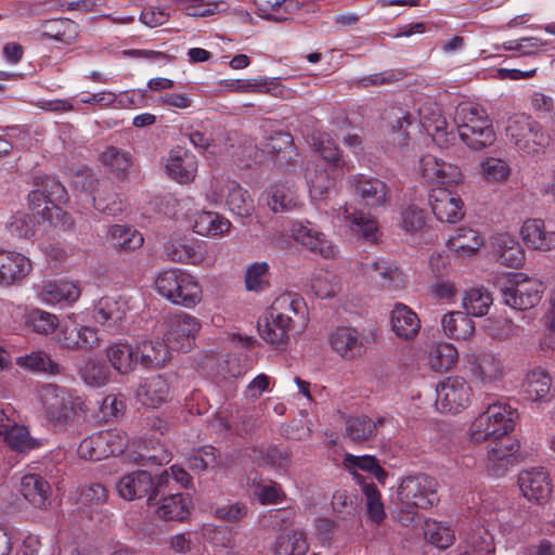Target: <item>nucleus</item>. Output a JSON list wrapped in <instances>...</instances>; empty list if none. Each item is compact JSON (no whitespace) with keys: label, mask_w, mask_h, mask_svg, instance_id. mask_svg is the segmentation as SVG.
I'll return each mask as SVG.
<instances>
[{"label":"nucleus","mask_w":555,"mask_h":555,"mask_svg":"<svg viewBox=\"0 0 555 555\" xmlns=\"http://www.w3.org/2000/svg\"><path fill=\"white\" fill-rule=\"evenodd\" d=\"M308 308L297 293L285 292L270 306L264 323H258L260 336L269 344H286L291 336L305 331L308 324Z\"/></svg>","instance_id":"1"},{"label":"nucleus","mask_w":555,"mask_h":555,"mask_svg":"<svg viewBox=\"0 0 555 555\" xmlns=\"http://www.w3.org/2000/svg\"><path fill=\"white\" fill-rule=\"evenodd\" d=\"M487 408L472 423L470 439L480 443L489 439H500L513 431L518 418L517 408L505 399L489 401Z\"/></svg>","instance_id":"2"},{"label":"nucleus","mask_w":555,"mask_h":555,"mask_svg":"<svg viewBox=\"0 0 555 555\" xmlns=\"http://www.w3.org/2000/svg\"><path fill=\"white\" fill-rule=\"evenodd\" d=\"M400 511L405 515L402 520L413 521L415 508H429L439 502L438 482L425 474L405 477L398 489Z\"/></svg>","instance_id":"3"},{"label":"nucleus","mask_w":555,"mask_h":555,"mask_svg":"<svg viewBox=\"0 0 555 555\" xmlns=\"http://www.w3.org/2000/svg\"><path fill=\"white\" fill-rule=\"evenodd\" d=\"M154 283L156 292L175 305L193 308L201 301L199 283L193 275L180 269L159 272Z\"/></svg>","instance_id":"4"},{"label":"nucleus","mask_w":555,"mask_h":555,"mask_svg":"<svg viewBox=\"0 0 555 555\" xmlns=\"http://www.w3.org/2000/svg\"><path fill=\"white\" fill-rule=\"evenodd\" d=\"M40 399L47 421L56 430L73 424L78 413L85 411V403L79 397L57 385H46Z\"/></svg>","instance_id":"5"},{"label":"nucleus","mask_w":555,"mask_h":555,"mask_svg":"<svg viewBox=\"0 0 555 555\" xmlns=\"http://www.w3.org/2000/svg\"><path fill=\"white\" fill-rule=\"evenodd\" d=\"M206 199L214 205L224 203L236 217L247 219L251 217L255 206L247 190L236 181L214 178L205 193Z\"/></svg>","instance_id":"6"},{"label":"nucleus","mask_w":555,"mask_h":555,"mask_svg":"<svg viewBox=\"0 0 555 555\" xmlns=\"http://www.w3.org/2000/svg\"><path fill=\"white\" fill-rule=\"evenodd\" d=\"M505 130L509 141L526 154L539 153L551 141L542 126L526 115H516L508 118Z\"/></svg>","instance_id":"7"},{"label":"nucleus","mask_w":555,"mask_h":555,"mask_svg":"<svg viewBox=\"0 0 555 555\" xmlns=\"http://www.w3.org/2000/svg\"><path fill=\"white\" fill-rule=\"evenodd\" d=\"M127 446L128 437L125 433L109 429L85 438L78 447V454L85 460L101 461L122 454Z\"/></svg>","instance_id":"8"},{"label":"nucleus","mask_w":555,"mask_h":555,"mask_svg":"<svg viewBox=\"0 0 555 555\" xmlns=\"http://www.w3.org/2000/svg\"><path fill=\"white\" fill-rule=\"evenodd\" d=\"M347 183L359 204L365 208L372 210L390 205L391 190L385 181L376 177L356 173L348 177Z\"/></svg>","instance_id":"9"},{"label":"nucleus","mask_w":555,"mask_h":555,"mask_svg":"<svg viewBox=\"0 0 555 555\" xmlns=\"http://www.w3.org/2000/svg\"><path fill=\"white\" fill-rule=\"evenodd\" d=\"M498 286L504 304L517 310H527L537 306L544 291L543 284L535 280L515 282L502 278L498 281Z\"/></svg>","instance_id":"10"},{"label":"nucleus","mask_w":555,"mask_h":555,"mask_svg":"<svg viewBox=\"0 0 555 555\" xmlns=\"http://www.w3.org/2000/svg\"><path fill=\"white\" fill-rule=\"evenodd\" d=\"M472 387L464 378L448 377L436 387V406L446 413H460L470 404Z\"/></svg>","instance_id":"11"},{"label":"nucleus","mask_w":555,"mask_h":555,"mask_svg":"<svg viewBox=\"0 0 555 555\" xmlns=\"http://www.w3.org/2000/svg\"><path fill=\"white\" fill-rule=\"evenodd\" d=\"M165 340L171 350L186 352L191 349L202 325L197 318L189 313H177L167 318Z\"/></svg>","instance_id":"12"},{"label":"nucleus","mask_w":555,"mask_h":555,"mask_svg":"<svg viewBox=\"0 0 555 555\" xmlns=\"http://www.w3.org/2000/svg\"><path fill=\"white\" fill-rule=\"evenodd\" d=\"M363 274L388 291H400L405 286V276L396 261L388 258H366L361 263Z\"/></svg>","instance_id":"13"},{"label":"nucleus","mask_w":555,"mask_h":555,"mask_svg":"<svg viewBox=\"0 0 555 555\" xmlns=\"http://www.w3.org/2000/svg\"><path fill=\"white\" fill-rule=\"evenodd\" d=\"M465 361L473 377L482 385L495 383L504 375L502 362L490 351H469L465 354Z\"/></svg>","instance_id":"14"},{"label":"nucleus","mask_w":555,"mask_h":555,"mask_svg":"<svg viewBox=\"0 0 555 555\" xmlns=\"http://www.w3.org/2000/svg\"><path fill=\"white\" fill-rule=\"evenodd\" d=\"M420 171L422 177L433 184L452 186L461 181V171L457 166L430 154L420 159Z\"/></svg>","instance_id":"15"},{"label":"nucleus","mask_w":555,"mask_h":555,"mask_svg":"<svg viewBox=\"0 0 555 555\" xmlns=\"http://www.w3.org/2000/svg\"><path fill=\"white\" fill-rule=\"evenodd\" d=\"M291 231L294 240L311 253L321 255L324 258L335 256V245L310 222H296L292 225Z\"/></svg>","instance_id":"16"},{"label":"nucleus","mask_w":555,"mask_h":555,"mask_svg":"<svg viewBox=\"0 0 555 555\" xmlns=\"http://www.w3.org/2000/svg\"><path fill=\"white\" fill-rule=\"evenodd\" d=\"M518 485L524 496L538 504L545 503L552 493L551 480L543 467L522 470L518 476Z\"/></svg>","instance_id":"17"},{"label":"nucleus","mask_w":555,"mask_h":555,"mask_svg":"<svg viewBox=\"0 0 555 555\" xmlns=\"http://www.w3.org/2000/svg\"><path fill=\"white\" fill-rule=\"evenodd\" d=\"M420 121L424 130L433 137L440 147H449L456 137L453 131H448V122L437 105H423L418 109Z\"/></svg>","instance_id":"18"},{"label":"nucleus","mask_w":555,"mask_h":555,"mask_svg":"<svg viewBox=\"0 0 555 555\" xmlns=\"http://www.w3.org/2000/svg\"><path fill=\"white\" fill-rule=\"evenodd\" d=\"M429 204L436 218L443 222H456L464 216L461 197L446 188L433 190Z\"/></svg>","instance_id":"19"},{"label":"nucleus","mask_w":555,"mask_h":555,"mask_svg":"<svg viewBox=\"0 0 555 555\" xmlns=\"http://www.w3.org/2000/svg\"><path fill=\"white\" fill-rule=\"evenodd\" d=\"M337 216L345 221L354 235L363 237L367 242H375L377 240V221L369 214L344 205L338 208Z\"/></svg>","instance_id":"20"},{"label":"nucleus","mask_w":555,"mask_h":555,"mask_svg":"<svg viewBox=\"0 0 555 555\" xmlns=\"http://www.w3.org/2000/svg\"><path fill=\"white\" fill-rule=\"evenodd\" d=\"M31 271L30 260L15 251L0 249V285L20 283Z\"/></svg>","instance_id":"21"},{"label":"nucleus","mask_w":555,"mask_h":555,"mask_svg":"<svg viewBox=\"0 0 555 555\" xmlns=\"http://www.w3.org/2000/svg\"><path fill=\"white\" fill-rule=\"evenodd\" d=\"M328 344L333 351L345 359H353L363 351V337L350 326H340L331 333Z\"/></svg>","instance_id":"22"},{"label":"nucleus","mask_w":555,"mask_h":555,"mask_svg":"<svg viewBox=\"0 0 555 555\" xmlns=\"http://www.w3.org/2000/svg\"><path fill=\"white\" fill-rule=\"evenodd\" d=\"M488 447V469L500 477L504 475L508 466L514 461V454L518 451V446L513 443L509 438L489 439Z\"/></svg>","instance_id":"23"},{"label":"nucleus","mask_w":555,"mask_h":555,"mask_svg":"<svg viewBox=\"0 0 555 555\" xmlns=\"http://www.w3.org/2000/svg\"><path fill=\"white\" fill-rule=\"evenodd\" d=\"M166 168L179 183H190L197 172V159L190 151L177 147L170 151Z\"/></svg>","instance_id":"24"},{"label":"nucleus","mask_w":555,"mask_h":555,"mask_svg":"<svg viewBox=\"0 0 555 555\" xmlns=\"http://www.w3.org/2000/svg\"><path fill=\"white\" fill-rule=\"evenodd\" d=\"M118 494L128 501L150 496L153 478L146 470H137L125 475L116 483Z\"/></svg>","instance_id":"25"},{"label":"nucleus","mask_w":555,"mask_h":555,"mask_svg":"<svg viewBox=\"0 0 555 555\" xmlns=\"http://www.w3.org/2000/svg\"><path fill=\"white\" fill-rule=\"evenodd\" d=\"M341 170L326 168L322 164H315L313 167H307L305 177L309 185V193L313 199L321 201L334 186L335 179Z\"/></svg>","instance_id":"26"},{"label":"nucleus","mask_w":555,"mask_h":555,"mask_svg":"<svg viewBox=\"0 0 555 555\" xmlns=\"http://www.w3.org/2000/svg\"><path fill=\"white\" fill-rule=\"evenodd\" d=\"M525 244L537 250H551L555 247V231L546 230L541 219L527 220L521 227Z\"/></svg>","instance_id":"27"},{"label":"nucleus","mask_w":555,"mask_h":555,"mask_svg":"<svg viewBox=\"0 0 555 555\" xmlns=\"http://www.w3.org/2000/svg\"><path fill=\"white\" fill-rule=\"evenodd\" d=\"M125 317L126 310L124 308V304H120L112 297L101 298L93 309V319L99 324L113 332L118 331V327L124 322Z\"/></svg>","instance_id":"28"},{"label":"nucleus","mask_w":555,"mask_h":555,"mask_svg":"<svg viewBox=\"0 0 555 555\" xmlns=\"http://www.w3.org/2000/svg\"><path fill=\"white\" fill-rule=\"evenodd\" d=\"M263 199L271 211L282 214L298 207L299 199L293 186L275 184L263 193Z\"/></svg>","instance_id":"29"},{"label":"nucleus","mask_w":555,"mask_h":555,"mask_svg":"<svg viewBox=\"0 0 555 555\" xmlns=\"http://www.w3.org/2000/svg\"><path fill=\"white\" fill-rule=\"evenodd\" d=\"M391 324L396 335L402 339H413L421 327L420 319L411 308L396 304L391 311Z\"/></svg>","instance_id":"30"},{"label":"nucleus","mask_w":555,"mask_h":555,"mask_svg":"<svg viewBox=\"0 0 555 555\" xmlns=\"http://www.w3.org/2000/svg\"><path fill=\"white\" fill-rule=\"evenodd\" d=\"M169 396V384L162 375L145 379L137 389L138 400L147 408H158Z\"/></svg>","instance_id":"31"},{"label":"nucleus","mask_w":555,"mask_h":555,"mask_svg":"<svg viewBox=\"0 0 555 555\" xmlns=\"http://www.w3.org/2000/svg\"><path fill=\"white\" fill-rule=\"evenodd\" d=\"M42 37L72 44L79 36V26L70 18H50L41 23Z\"/></svg>","instance_id":"32"},{"label":"nucleus","mask_w":555,"mask_h":555,"mask_svg":"<svg viewBox=\"0 0 555 555\" xmlns=\"http://www.w3.org/2000/svg\"><path fill=\"white\" fill-rule=\"evenodd\" d=\"M169 350H171L165 340L144 341L135 348V359L145 369H153L164 365L169 360Z\"/></svg>","instance_id":"33"},{"label":"nucleus","mask_w":555,"mask_h":555,"mask_svg":"<svg viewBox=\"0 0 555 555\" xmlns=\"http://www.w3.org/2000/svg\"><path fill=\"white\" fill-rule=\"evenodd\" d=\"M308 551L306 533L300 530L283 531L273 545L274 555H306Z\"/></svg>","instance_id":"34"},{"label":"nucleus","mask_w":555,"mask_h":555,"mask_svg":"<svg viewBox=\"0 0 555 555\" xmlns=\"http://www.w3.org/2000/svg\"><path fill=\"white\" fill-rule=\"evenodd\" d=\"M495 256L508 268H519L525 260V254L519 243L508 234H500L495 238Z\"/></svg>","instance_id":"35"},{"label":"nucleus","mask_w":555,"mask_h":555,"mask_svg":"<svg viewBox=\"0 0 555 555\" xmlns=\"http://www.w3.org/2000/svg\"><path fill=\"white\" fill-rule=\"evenodd\" d=\"M21 493L35 507H43L49 498V483L37 474H28L21 479Z\"/></svg>","instance_id":"36"},{"label":"nucleus","mask_w":555,"mask_h":555,"mask_svg":"<svg viewBox=\"0 0 555 555\" xmlns=\"http://www.w3.org/2000/svg\"><path fill=\"white\" fill-rule=\"evenodd\" d=\"M39 296L49 305L74 302L79 298L80 289L69 281L49 282L42 286Z\"/></svg>","instance_id":"37"},{"label":"nucleus","mask_w":555,"mask_h":555,"mask_svg":"<svg viewBox=\"0 0 555 555\" xmlns=\"http://www.w3.org/2000/svg\"><path fill=\"white\" fill-rule=\"evenodd\" d=\"M99 160L117 178H125L132 164V154L128 151L109 145L99 155Z\"/></svg>","instance_id":"38"},{"label":"nucleus","mask_w":555,"mask_h":555,"mask_svg":"<svg viewBox=\"0 0 555 555\" xmlns=\"http://www.w3.org/2000/svg\"><path fill=\"white\" fill-rule=\"evenodd\" d=\"M231 222L214 211H202L196 215L193 230L203 236H219L228 233Z\"/></svg>","instance_id":"39"},{"label":"nucleus","mask_w":555,"mask_h":555,"mask_svg":"<svg viewBox=\"0 0 555 555\" xmlns=\"http://www.w3.org/2000/svg\"><path fill=\"white\" fill-rule=\"evenodd\" d=\"M466 312L452 311L441 319V326L447 336L456 340L466 339L475 330L474 322Z\"/></svg>","instance_id":"40"},{"label":"nucleus","mask_w":555,"mask_h":555,"mask_svg":"<svg viewBox=\"0 0 555 555\" xmlns=\"http://www.w3.org/2000/svg\"><path fill=\"white\" fill-rule=\"evenodd\" d=\"M106 357L112 366L120 374L131 372L139 362L135 359V348L126 343L113 344L107 348Z\"/></svg>","instance_id":"41"},{"label":"nucleus","mask_w":555,"mask_h":555,"mask_svg":"<svg viewBox=\"0 0 555 555\" xmlns=\"http://www.w3.org/2000/svg\"><path fill=\"white\" fill-rule=\"evenodd\" d=\"M384 420L372 418L361 415L349 417L346 422V434L354 442H363L376 436L378 425H383Z\"/></svg>","instance_id":"42"},{"label":"nucleus","mask_w":555,"mask_h":555,"mask_svg":"<svg viewBox=\"0 0 555 555\" xmlns=\"http://www.w3.org/2000/svg\"><path fill=\"white\" fill-rule=\"evenodd\" d=\"M482 245V238L473 229L461 228L448 241L451 250L460 256L468 257L474 255Z\"/></svg>","instance_id":"43"},{"label":"nucleus","mask_w":555,"mask_h":555,"mask_svg":"<svg viewBox=\"0 0 555 555\" xmlns=\"http://www.w3.org/2000/svg\"><path fill=\"white\" fill-rule=\"evenodd\" d=\"M108 238L115 248L125 251L135 250L137 248H140L144 243V238L139 231L124 224L113 225L109 229Z\"/></svg>","instance_id":"44"},{"label":"nucleus","mask_w":555,"mask_h":555,"mask_svg":"<svg viewBox=\"0 0 555 555\" xmlns=\"http://www.w3.org/2000/svg\"><path fill=\"white\" fill-rule=\"evenodd\" d=\"M552 387V378L548 373L541 367L528 372L524 388L528 398L533 401L544 400Z\"/></svg>","instance_id":"45"},{"label":"nucleus","mask_w":555,"mask_h":555,"mask_svg":"<svg viewBox=\"0 0 555 555\" xmlns=\"http://www.w3.org/2000/svg\"><path fill=\"white\" fill-rule=\"evenodd\" d=\"M460 139L472 150H482L486 146L493 144L495 141V133L490 122L485 125L464 126L459 133Z\"/></svg>","instance_id":"46"},{"label":"nucleus","mask_w":555,"mask_h":555,"mask_svg":"<svg viewBox=\"0 0 555 555\" xmlns=\"http://www.w3.org/2000/svg\"><path fill=\"white\" fill-rule=\"evenodd\" d=\"M164 520H184L189 515V502L181 493L170 494L160 500L156 511Z\"/></svg>","instance_id":"47"},{"label":"nucleus","mask_w":555,"mask_h":555,"mask_svg":"<svg viewBox=\"0 0 555 555\" xmlns=\"http://www.w3.org/2000/svg\"><path fill=\"white\" fill-rule=\"evenodd\" d=\"M454 121L457 127V133H461V129L464 126L470 128V126L477 127V125L490 122L486 112L477 104L470 102H462L456 106Z\"/></svg>","instance_id":"48"},{"label":"nucleus","mask_w":555,"mask_h":555,"mask_svg":"<svg viewBox=\"0 0 555 555\" xmlns=\"http://www.w3.org/2000/svg\"><path fill=\"white\" fill-rule=\"evenodd\" d=\"M79 375L87 385L102 387L108 383L111 370L104 361L89 358L79 369Z\"/></svg>","instance_id":"49"},{"label":"nucleus","mask_w":555,"mask_h":555,"mask_svg":"<svg viewBox=\"0 0 555 555\" xmlns=\"http://www.w3.org/2000/svg\"><path fill=\"white\" fill-rule=\"evenodd\" d=\"M492 304V295L483 287L467 291L463 298V308L472 317L486 315Z\"/></svg>","instance_id":"50"},{"label":"nucleus","mask_w":555,"mask_h":555,"mask_svg":"<svg viewBox=\"0 0 555 555\" xmlns=\"http://www.w3.org/2000/svg\"><path fill=\"white\" fill-rule=\"evenodd\" d=\"M457 358V350L452 344L440 343L431 348L429 364L437 372H446L454 366Z\"/></svg>","instance_id":"51"},{"label":"nucleus","mask_w":555,"mask_h":555,"mask_svg":"<svg viewBox=\"0 0 555 555\" xmlns=\"http://www.w3.org/2000/svg\"><path fill=\"white\" fill-rule=\"evenodd\" d=\"M16 363L20 366L28 367L36 372L49 374H57L60 372V365L42 351H35L30 354L18 357Z\"/></svg>","instance_id":"52"},{"label":"nucleus","mask_w":555,"mask_h":555,"mask_svg":"<svg viewBox=\"0 0 555 555\" xmlns=\"http://www.w3.org/2000/svg\"><path fill=\"white\" fill-rule=\"evenodd\" d=\"M269 264L267 262H254L246 269L245 287L249 292H262L269 287Z\"/></svg>","instance_id":"53"},{"label":"nucleus","mask_w":555,"mask_h":555,"mask_svg":"<svg viewBox=\"0 0 555 555\" xmlns=\"http://www.w3.org/2000/svg\"><path fill=\"white\" fill-rule=\"evenodd\" d=\"M0 440H3L11 449L18 452H25L35 447L28 429L25 426L17 425L16 422L10 426Z\"/></svg>","instance_id":"54"},{"label":"nucleus","mask_w":555,"mask_h":555,"mask_svg":"<svg viewBox=\"0 0 555 555\" xmlns=\"http://www.w3.org/2000/svg\"><path fill=\"white\" fill-rule=\"evenodd\" d=\"M189 468L195 473L204 472L217 465L216 449L206 446L196 450H192L188 455Z\"/></svg>","instance_id":"55"},{"label":"nucleus","mask_w":555,"mask_h":555,"mask_svg":"<svg viewBox=\"0 0 555 555\" xmlns=\"http://www.w3.org/2000/svg\"><path fill=\"white\" fill-rule=\"evenodd\" d=\"M5 228L14 238H29L35 233V224L31 217L24 212L13 215L7 222Z\"/></svg>","instance_id":"56"},{"label":"nucleus","mask_w":555,"mask_h":555,"mask_svg":"<svg viewBox=\"0 0 555 555\" xmlns=\"http://www.w3.org/2000/svg\"><path fill=\"white\" fill-rule=\"evenodd\" d=\"M481 171L488 182H504L511 175L507 163L494 157H489L481 163Z\"/></svg>","instance_id":"57"},{"label":"nucleus","mask_w":555,"mask_h":555,"mask_svg":"<svg viewBox=\"0 0 555 555\" xmlns=\"http://www.w3.org/2000/svg\"><path fill=\"white\" fill-rule=\"evenodd\" d=\"M318 152L330 168H334V170L344 169L345 162L341 158V152L332 138L328 135L322 137L318 143Z\"/></svg>","instance_id":"58"},{"label":"nucleus","mask_w":555,"mask_h":555,"mask_svg":"<svg viewBox=\"0 0 555 555\" xmlns=\"http://www.w3.org/2000/svg\"><path fill=\"white\" fill-rule=\"evenodd\" d=\"M28 324L37 334L49 335L55 331L59 324L56 315L35 309L27 317Z\"/></svg>","instance_id":"59"},{"label":"nucleus","mask_w":555,"mask_h":555,"mask_svg":"<svg viewBox=\"0 0 555 555\" xmlns=\"http://www.w3.org/2000/svg\"><path fill=\"white\" fill-rule=\"evenodd\" d=\"M345 463L350 467H358L361 470L373 474L379 482H384L387 477V473L380 467L374 456L346 454Z\"/></svg>","instance_id":"60"},{"label":"nucleus","mask_w":555,"mask_h":555,"mask_svg":"<svg viewBox=\"0 0 555 555\" xmlns=\"http://www.w3.org/2000/svg\"><path fill=\"white\" fill-rule=\"evenodd\" d=\"M363 493L365 495L366 508L370 518L376 524L382 522L385 518V511L378 490L374 485L364 483Z\"/></svg>","instance_id":"61"},{"label":"nucleus","mask_w":555,"mask_h":555,"mask_svg":"<svg viewBox=\"0 0 555 555\" xmlns=\"http://www.w3.org/2000/svg\"><path fill=\"white\" fill-rule=\"evenodd\" d=\"M38 180H40L39 186L41 188L48 203L56 206L66 201V190L55 178H37L36 181L38 182Z\"/></svg>","instance_id":"62"},{"label":"nucleus","mask_w":555,"mask_h":555,"mask_svg":"<svg viewBox=\"0 0 555 555\" xmlns=\"http://www.w3.org/2000/svg\"><path fill=\"white\" fill-rule=\"evenodd\" d=\"M166 250L172 261L195 263L199 259L194 247L181 241L169 242Z\"/></svg>","instance_id":"63"},{"label":"nucleus","mask_w":555,"mask_h":555,"mask_svg":"<svg viewBox=\"0 0 555 555\" xmlns=\"http://www.w3.org/2000/svg\"><path fill=\"white\" fill-rule=\"evenodd\" d=\"M257 460L262 464L283 470H285L291 464V455L288 452L273 446L268 447L264 451H259Z\"/></svg>","instance_id":"64"}]
</instances>
